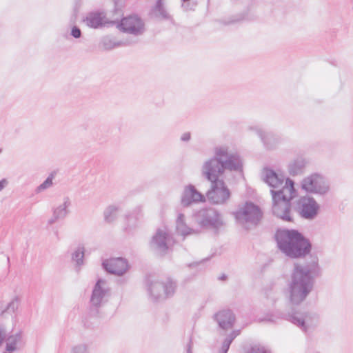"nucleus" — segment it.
Returning <instances> with one entry per match:
<instances>
[{"instance_id":"15","label":"nucleus","mask_w":353,"mask_h":353,"mask_svg":"<svg viewBox=\"0 0 353 353\" xmlns=\"http://www.w3.org/2000/svg\"><path fill=\"white\" fill-rule=\"evenodd\" d=\"M312 315L315 314L309 312H300L294 310L291 313L283 314L281 318L291 322L306 333L308 330L306 322Z\"/></svg>"},{"instance_id":"6","label":"nucleus","mask_w":353,"mask_h":353,"mask_svg":"<svg viewBox=\"0 0 353 353\" xmlns=\"http://www.w3.org/2000/svg\"><path fill=\"white\" fill-rule=\"evenodd\" d=\"M145 285L154 302L172 297L177 288L176 281L170 277H168L164 282H160L152 281L150 276H147L145 277Z\"/></svg>"},{"instance_id":"32","label":"nucleus","mask_w":353,"mask_h":353,"mask_svg":"<svg viewBox=\"0 0 353 353\" xmlns=\"http://www.w3.org/2000/svg\"><path fill=\"white\" fill-rule=\"evenodd\" d=\"M10 334V333H8L5 325L2 323H0V346L4 341H6L7 338Z\"/></svg>"},{"instance_id":"9","label":"nucleus","mask_w":353,"mask_h":353,"mask_svg":"<svg viewBox=\"0 0 353 353\" xmlns=\"http://www.w3.org/2000/svg\"><path fill=\"white\" fill-rule=\"evenodd\" d=\"M295 210L301 218L307 220H314L319 214L320 205L311 196H301L296 201Z\"/></svg>"},{"instance_id":"33","label":"nucleus","mask_w":353,"mask_h":353,"mask_svg":"<svg viewBox=\"0 0 353 353\" xmlns=\"http://www.w3.org/2000/svg\"><path fill=\"white\" fill-rule=\"evenodd\" d=\"M181 7L185 11L194 10L196 6V2H190V0L182 1Z\"/></svg>"},{"instance_id":"48","label":"nucleus","mask_w":353,"mask_h":353,"mask_svg":"<svg viewBox=\"0 0 353 353\" xmlns=\"http://www.w3.org/2000/svg\"><path fill=\"white\" fill-rule=\"evenodd\" d=\"M126 218H127V219L129 221V220H130V219L131 218V216H130H130H126Z\"/></svg>"},{"instance_id":"41","label":"nucleus","mask_w":353,"mask_h":353,"mask_svg":"<svg viewBox=\"0 0 353 353\" xmlns=\"http://www.w3.org/2000/svg\"><path fill=\"white\" fill-rule=\"evenodd\" d=\"M239 19H232L230 21L222 20L221 23L224 25H230L237 22Z\"/></svg>"},{"instance_id":"34","label":"nucleus","mask_w":353,"mask_h":353,"mask_svg":"<svg viewBox=\"0 0 353 353\" xmlns=\"http://www.w3.org/2000/svg\"><path fill=\"white\" fill-rule=\"evenodd\" d=\"M70 35L74 39L81 38L82 36L81 29L77 26H73L71 28Z\"/></svg>"},{"instance_id":"21","label":"nucleus","mask_w":353,"mask_h":353,"mask_svg":"<svg viewBox=\"0 0 353 353\" xmlns=\"http://www.w3.org/2000/svg\"><path fill=\"white\" fill-rule=\"evenodd\" d=\"M137 43V40H129L125 39L123 41H117L114 37L110 35L105 36L101 38L100 41V45L105 50H110L117 47L119 46H127L135 44Z\"/></svg>"},{"instance_id":"7","label":"nucleus","mask_w":353,"mask_h":353,"mask_svg":"<svg viewBox=\"0 0 353 353\" xmlns=\"http://www.w3.org/2000/svg\"><path fill=\"white\" fill-rule=\"evenodd\" d=\"M195 219L201 228L211 230L215 234H218L225 225L221 213L212 208L200 210L195 214Z\"/></svg>"},{"instance_id":"40","label":"nucleus","mask_w":353,"mask_h":353,"mask_svg":"<svg viewBox=\"0 0 353 353\" xmlns=\"http://www.w3.org/2000/svg\"><path fill=\"white\" fill-rule=\"evenodd\" d=\"M8 181L6 179L0 180V192L8 185Z\"/></svg>"},{"instance_id":"50","label":"nucleus","mask_w":353,"mask_h":353,"mask_svg":"<svg viewBox=\"0 0 353 353\" xmlns=\"http://www.w3.org/2000/svg\"><path fill=\"white\" fill-rule=\"evenodd\" d=\"M1 152V150L0 149V152Z\"/></svg>"},{"instance_id":"43","label":"nucleus","mask_w":353,"mask_h":353,"mask_svg":"<svg viewBox=\"0 0 353 353\" xmlns=\"http://www.w3.org/2000/svg\"><path fill=\"white\" fill-rule=\"evenodd\" d=\"M202 263V261H199V262H193V263H191L190 264H188V266L190 268H196L199 265H201Z\"/></svg>"},{"instance_id":"36","label":"nucleus","mask_w":353,"mask_h":353,"mask_svg":"<svg viewBox=\"0 0 353 353\" xmlns=\"http://www.w3.org/2000/svg\"><path fill=\"white\" fill-rule=\"evenodd\" d=\"M114 3V12H117L118 11L121 10L123 7L122 3L121 0H112Z\"/></svg>"},{"instance_id":"35","label":"nucleus","mask_w":353,"mask_h":353,"mask_svg":"<svg viewBox=\"0 0 353 353\" xmlns=\"http://www.w3.org/2000/svg\"><path fill=\"white\" fill-rule=\"evenodd\" d=\"M72 353H88L85 345H78L74 346L72 350Z\"/></svg>"},{"instance_id":"45","label":"nucleus","mask_w":353,"mask_h":353,"mask_svg":"<svg viewBox=\"0 0 353 353\" xmlns=\"http://www.w3.org/2000/svg\"><path fill=\"white\" fill-rule=\"evenodd\" d=\"M6 260H7V265H8V270L9 272L10 268V257L8 256H6Z\"/></svg>"},{"instance_id":"31","label":"nucleus","mask_w":353,"mask_h":353,"mask_svg":"<svg viewBox=\"0 0 353 353\" xmlns=\"http://www.w3.org/2000/svg\"><path fill=\"white\" fill-rule=\"evenodd\" d=\"M246 353H270L263 346L261 345H252Z\"/></svg>"},{"instance_id":"14","label":"nucleus","mask_w":353,"mask_h":353,"mask_svg":"<svg viewBox=\"0 0 353 353\" xmlns=\"http://www.w3.org/2000/svg\"><path fill=\"white\" fill-rule=\"evenodd\" d=\"M102 267L109 274L122 276L128 271L129 265L125 259L119 257L103 261Z\"/></svg>"},{"instance_id":"46","label":"nucleus","mask_w":353,"mask_h":353,"mask_svg":"<svg viewBox=\"0 0 353 353\" xmlns=\"http://www.w3.org/2000/svg\"><path fill=\"white\" fill-rule=\"evenodd\" d=\"M228 279V276L226 274H223L219 278V279L221 280V281H225L226 279Z\"/></svg>"},{"instance_id":"13","label":"nucleus","mask_w":353,"mask_h":353,"mask_svg":"<svg viewBox=\"0 0 353 353\" xmlns=\"http://www.w3.org/2000/svg\"><path fill=\"white\" fill-rule=\"evenodd\" d=\"M205 201V196L194 185L188 184L184 187L181 196V205L183 207L188 208L193 203Z\"/></svg>"},{"instance_id":"37","label":"nucleus","mask_w":353,"mask_h":353,"mask_svg":"<svg viewBox=\"0 0 353 353\" xmlns=\"http://www.w3.org/2000/svg\"><path fill=\"white\" fill-rule=\"evenodd\" d=\"M237 336V334H235V331H232L225 339L224 341L228 342L231 345L233 340Z\"/></svg>"},{"instance_id":"17","label":"nucleus","mask_w":353,"mask_h":353,"mask_svg":"<svg viewBox=\"0 0 353 353\" xmlns=\"http://www.w3.org/2000/svg\"><path fill=\"white\" fill-rule=\"evenodd\" d=\"M149 17L158 21H172L173 18L166 9L165 0H157L149 11Z\"/></svg>"},{"instance_id":"26","label":"nucleus","mask_w":353,"mask_h":353,"mask_svg":"<svg viewBox=\"0 0 353 353\" xmlns=\"http://www.w3.org/2000/svg\"><path fill=\"white\" fill-rule=\"evenodd\" d=\"M84 251V246L79 245L72 254V260L76 262V268H79V269L83 265Z\"/></svg>"},{"instance_id":"44","label":"nucleus","mask_w":353,"mask_h":353,"mask_svg":"<svg viewBox=\"0 0 353 353\" xmlns=\"http://www.w3.org/2000/svg\"><path fill=\"white\" fill-rule=\"evenodd\" d=\"M192 341L190 340L187 345V353H192Z\"/></svg>"},{"instance_id":"12","label":"nucleus","mask_w":353,"mask_h":353,"mask_svg":"<svg viewBox=\"0 0 353 353\" xmlns=\"http://www.w3.org/2000/svg\"><path fill=\"white\" fill-rule=\"evenodd\" d=\"M170 237L168 232L158 229L150 241V248L161 256H164L169 250Z\"/></svg>"},{"instance_id":"11","label":"nucleus","mask_w":353,"mask_h":353,"mask_svg":"<svg viewBox=\"0 0 353 353\" xmlns=\"http://www.w3.org/2000/svg\"><path fill=\"white\" fill-rule=\"evenodd\" d=\"M105 283V281L99 279L93 287L89 307V314L91 316H98L103 299L109 292L108 288L103 287Z\"/></svg>"},{"instance_id":"16","label":"nucleus","mask_w":353,"mask_h":353,"mask_svg":"<svg viewBox=\"0 0 353 353\" xmlns=\"http://www.w3.org/2000/svg\"><path fill=\"white\" fill-rule=\"evenodd\" d=\"M214 318L219 327L223 330L232 329L236 321V316L230 309L219 311L214 314Z\"/></svg>"},{"instance_id":"28","label":"nucleus","mask_w":353,"mask_h":353,"mask_svg":"<svg viewBox=\"0 0 353 353\" xmlns=\"http://www.w3.org/2000/svg\"><path fill=\"white\" fill-rule=\"evenodd\" d=\"M118 208L114 205H109L104 211V220L107 223H112L117 219Z\"/></svg>"},{"instance_id":"49","label":"nucleus","mask_w":353,"mask_h":353,"mask_svg":"<svg viewBox=\"0 0 353 353\" xmlns=\"http://www.w3.org/2000/svg\"><path fill=\"white\" fill-rule=\"evenodd\" d=\"M13 352H3V353H12Z\"/></svg>"},{"instance_id":"10","label":"nucleus","mask_w":353,"mask_h":353,"mask_svg":"<svg viewBox=\"0 0 353 353\" xmlns=\"http://www.w3.org/2000/svg\"><path fill=\"white\" fill-rule=\"evenodd\" d=\"M117 23V28L124 33L139 36L145 32V23L137 14H130L123 17Z\"/></svg>"},{"instance_id":"30","label":"nucleus","mask_w":353,"mask_h":353,"mask_svg":"<svg viewBox=\"0 0 353 353\" xmlns=\"http://www.w3.org/2000/svg\"><path fill=\"white\" fill-rule=\"evenodd\" d=\"M81 5H82L81 0H74V5L73 7L72 14V16L70 18V21L72 23H75Z\"/></svg>"},{"instance_id":"24","label":"nucleus","mask_w":353,"mask_h":353,"mask_svg":"<svg viewBox=\"0 0 353 353\" xmlns=\"http://www.w3.org/2000/svg\"><path fill=\"white\" fill-rule=\"evenodd\" d=\"M63 203L53 209V214L59 219H65L69 213L68 208L70 206L71 202L69 197H65Z\"/></svg>"},{"instance_id":"29","label":"nucleus","mask_w":353,"mask_h":353,"mask_svg":"<svg viewBox=\"0 0 353 353\" xmlns=\"http://www.w3.org/2000/svg\"><path fill=\"white\" fill-rule=\"evenodd\" d=\"M53 179H54V174L52 173L50 174L46 179L40 184L36 189L35 192L37 194L41 192L42 191L48 189V188L51 187L53 184Z\"/></svg>"},{"instance_id":"19","label":"nucleus","mask_w":353,"mask_h":353,"mask_svg":"<svg viewBox=\"0 0 353 353\" xmlns=\"http://www.w3.org/2000/svg\"><path fill=\"white\" fill-rule=\"evenodd\" d=\"M86 25L92 28L98 29L104 27L108 22L105 20V16L100 12H90L83 19Z\"/></svg>"},{"instance_id":"4","label":"nucleus","mask_w":353,"mask_h":353,"mask_svg":"<svg viewBox=\"0 0 353 353\" xmlns=\"http://www.w3.org/2000/svg\"><path fill=\"white\" fill-rule=\"evenodd\" d=\"M236 222L246 231L256 228L263 218V212L258 205L247 201L236 211L232 212Z\"/></svg>"},{"instance_id":"23","label":"nucleus","mask_w":353,"mask_h":353,"mask_svg":"<svg viewBox=\"0 0 353 353\" xmlns=\"http://www.w3.org/2000/svg\"><path fill=\"white\" fill-rule=\"evenodd\" d=\"M305 161L302 158L295 159L288 165L290 174L294 176L301 174L305 166Z\"/></svg>"},{"instance_id":"22","label":"nucleus","mask_w":353,"mask_h":353,"mask_svg":"<svg viewBox=\"0 0 353 353\" xmlns=\"http://www.w3.org/2000/svg\"><path fill=\"white\" fill-rule=\"evenodd\" d=\"M6 342V352H14L20 350L24 345L22 330H19L15 334H10Z\"/></svg>"},{"instance_id":"8","label":"nucleus","mask_w":353,"mask_h":353,"mask_svg":"<svg viewBox=\"0 0 353 353\" xmlns=\"http://www.w3.org/2000/svg\"><path fill=\"white\" fill-rule=\"evenodd\" d=\"M301 186L307 193L321 196L327 194L330 191L329 183L322 174L316 172L305 177L301 181Z\"/></svg>"},{"instance_id":"47","label":"nucleus","mask_w":353,"mask_h":353,"mask_svg":"<svg viewBox=\"0 0 353 353\" xmlns=\"http://www.w3.org/2000/svg\"><path fill=\"white\" fill-rule=\"evenodd\" d=\"M235 331V334H237V336L239 334V330H234Z\"/></svg>"},{"instance_id":"20","label":"nucleus","mask_w":353,"mask_h":353,"mask_svg":"<svg viewBox=\"0 0 353 353\" xmlns=\"http://www.w3.org/2000/svg\"><path fill=\"white\" fill-rule=\"evenodd\" d=\"M264 172L265 174L264 177L265 182L267 183L270 187L274 188L282 185L284 180L285 179L286 181L288 179H285L284 174L278 173L269 168H265Z\"/></svg>"},{"instance_id":"27","label":"nucleus","mask_w":353,"mask_h":353,"mask_svg":"<svg viewBox=\"0 0 353 353\" xmlns=\"http://www.w3.org/2000/svg\"><path fill=\"white\" fill-rule=\"evenodd\" d=\"M20 301H21V299H20L19 296H15L11 300V301L8 303L6 308L1 312L0 316L1 317H4V316L6 313H14L19 307Z\"/></svg>"},{"instance_id":"1","label":"nucleus","mask_w":353,"mask_h":353,"mask_svg":"<svg viewBox=\"0 0 353 353\" xmlns=\"http://www.w3.org/2000/svg\"><path fill=\"white\" fill-rule=\"evenodd\" d=\"M274 240L278 249L290 259H305L309 256L303 263H294L288 285L289 300L292 304L299 305L312 292L316 279L322 275L319 257L311 254V241L298 230L278 228Z\"/></svg>"},{"instance_id":"3","label":"nucleus","mask_w":353,"mask_h":353,"mask_svg":"<svg viewBox=\"0 0 353 353\" xmlns=\"http://www.w3.org/2000/svg\"><path fill=\"white\" fill-rule=\"evenodd\" d=\"M294 181L287 179L285 186L279 190H271L272 197V213L276 218L283 222H294L292 214V196H287L285 191L293 192L294 191Z\"/></svg>"},{"instance_id":"18","label":"nucleus","mask_w":353,"mask_h":353,"mask_svg":"<svg viewBox=\"0 0 353 353\" xmlns=\"http://www.w3.org/2000/svg\"><path fill=\"white\" fill-rule=\"evenodd\" d=\"M254 129L268 150L274 149L281 142V138L272 132H265L259 128Z\"/></svg>"},{"instance_id":"2","label":"nucleus","mask_w":353,"mask_h":353,"mask_svg":"<svg viewBox=\"0 0 353 353\" xmlns=\"http://www.w3.org/2000/svg\"><path fill=\"white\" fill-rule=\"evenodd\" d=\"M202 168L221 176L225 170L242 172L243 162L239 154H229L227 149L216 148L215 155L205 161Z\"/></svg>"},{"instance_id":"42","label":"nucleus","mask_w":353,"mask_h":353,"mask_svg":"<svg viewBox=\"0 0 353 353\" xmlns=\"http://www.w3.org/2000/svg\"><path fill=\"white\" fill-rule=\"evenodd\" d=\"M57 220H59V219L53 214L52 216L51 219H50L48 220V224L49 225H52L53 223H54Z\"/></svg>"},{"instance_id":"5","label":"nucleus","mask_w":353,"mask_h":353,"mask_svg":"<svg viewBox=\"0 0 353 353\" xmlns=\"http://www.w3.org/2000/svg\"><path fill=\"white\" fill-rule=\"evenodd\" d=\"M203 175L211 182L210 189L206 192L209 202L215 205H223L228 202L231 196L229 188L223 179H219L220 175L213 173L211 170L202 168Z\"/></svg>"},{"instance_id":"38","label":"nucleus","mask_w":353,"mask_h":353,"mask_svg":"<svg viewBox=\"0 0 353 353\" xmlns=\"http://www.w3.org/2000/svg\"><path fill=\"white\" fill-rule=\"evenodd\" d=\"M230 344L223 341L222 346L219 353H227L230 348Z\"/></svg>"},{"instance_id":"39","label":"nucleus","mask_w":353,"mask_h":353,"mask_svg":"<svg viewBox=\"0 0 353 353\" xmlns=\"http://www.w3.org/2000/svg\"><path fill=\"white\" fill-rule=\"evenodd\" d=\"M190 139H191L190 132H185L181 137V140L182 141H186L187 142V141H190Z\"/></svg>"},{"instance_id":"25","label":"nucleus","mask_w":353,"mask_h":353,"mask_svg":"<svg viewBox=\"0 0 353 353\" xmlns=\"http://www.w3.org/2000/svg\"><path fill=\"white\" fill-rule=\"evenodd\" d=\"M176 228L177 232L183 236H187L188 234H192V229L189 228L185 223V216L183 214H179L176 221Z\"/></svg>"}]
</instances>
